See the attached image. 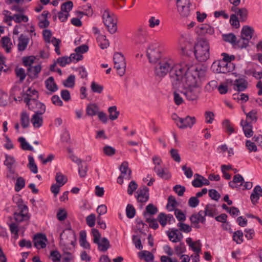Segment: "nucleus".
Instances as JSON below:
<instances>
[{"label":"nucleus","mask_w":262,"mask_h":262,"mask_svg":"<svg viewBox=\"0 0 262 262\" xmlns=\"http://www.w3.org/2000/svg\"><path fill=\"white\" fill-rule=\"evenodd\" d=\"M50 256L53 262H60L61 254L57 250H53L51 252Z\"/></svg>","instance_id":"obj_64"},{"label":"nucleus","mask_w":262,"mask_h":262,"mask_svg":"<svg viewBox=\"0 0 262 262\" xmlns=\"http://www.w3.org/2000/svg\"><path fill=\"white\" fill-rule=\"evenodd\" d=\"M254 32V29L252 27L244 26L241 31V38L237 40L238 48H246L248 46L249 40L252 38Z\"/></svg>","instance_id":"obj_6"},{"label":"nucleus","mask_w":262,"mask_h":262,"mask_svg":"<svg viewBox=\"0 0 262 262\" xmlns=\"http://www.w3.org/2000/svg\"><path fill=\"white\" fill-rule=\"evenodd\" d=\"M145 212L150 214L151 215L156 214L158 211V208L156 206H155L152 204H149L146 206L145 208Z\"/></svg>","instance_id":"obj_56"},{"label":"nucleus","mask_w":262,"mask_h":262,"mask_svg":"<svg viewBox=\"0 0 262 262\" xmlns=\"http://www.w3.org/2000/svg\"><path fill=\"white\" fill-rule=\"evenodd\" d=\"M114 67L117 69L120 76L124 75L126 68L125 58L121 53L116 52L114 55Z\"/></svg>","instance_id":"obj_10"},{"label":"nucleus","mask_w":262,"mask_h":262,"mask_svg":"<svg viewBox=\"0 0 262 262\" xmlns=\"http://www.w3.org/2000/svg\"><path fill=\"white\" fill-rule=\"evenodd\" d=\"M42 115H40L37 113H34L32 116L31 122L34 127L39 128L42 126L43 123L42 117L41 116Z\"/></svg>","instance_id":"obj_25"},{"label":"nucleus","mask_w":262,"mask_h":262,"mask_svg":"<svg viewBox=\"0 0 262 262\" xmlns=\"http://www.w3.org/2000/svg\"><path fill=\"white\" fill-rule=\"evenodd\" d=\"M92 233L94 236V243L98 245L99 251L105 252L110 247V242L106 237H103L100 241L101 234L97 229H92Z\"/></svg>","instance_id":"obj_8"},{"label":"nucleus","mask_w":262,"mask_h":262,"mask_svg":"<svg viewBox=\"0 0 262 262\" xmlns=\"http://www.w3.org/2000/svg\"><path fill=\"white\" fill-rule=\"evenodd\" d=\"M14 71L16 77L19 79V82H23L26 77L25 70L22 68L17 67Z\"/></svg>","instance_id":"obj_38"},{"label":"nucleus","mask_w":262,"mask_h":262,"mask_svg":"<svg viewBox=\"0 0 262 262\" xmlns=\"http://www.w3.org/2000/svg\"><path fill=\"white\" fill-rule=\"evenodd\" d=\"M216 211V209L213 205L211 204H207L205 206V210L203 211V214L205 216H209L210 217H213L215 215L217 214Z\"/></svg>","instance_id":"obj_30"},{"label":"nucleus","mask_w":262,"mask_h":262,"mask_svg":"<svg viewBox=\"0 0 262 262\" xmlns=\"http://www.w3.org/2000/svg\"><path fill=\"white\" fill-rule=\"evenodd\" d=\"M137 199L141 203H145L149 199V189L145 186L141 187L137 192Z\"/></svg>","instance_id":"obj_16"},{"label":"nucleus","mask_w":262,"mask_h":262,"mask_svg":"<svg viewBox=\"0 0 262 262\" xmlns=\"http://www.w3.org/2000/svg\"><path fill=\"white\" fill-rule=\"evenodd\" d=\"M223 125L226 129V132L228 133L229 135H231L234 132L233 126L231 124L229 120L226 119L224 120L223 122Z\"/></svg>","instance_id":"obj_45"},{"label":"nucleus","mask_w":262,"mask_h":262,"mask_svg":"<svg viewBox=\"0 0 262 262\" xmlns=\"http://www.w3.org/2000/svg\"><path fill=\"white\" fill-rule=\"evenodd\" d=\"M203 210H200L198 213H193L190 217V220L192 224H198L200 222L205 224V216L204 215Z\"/></svg>","instance_id":"obj_21"},{"label":"nucleus","mask_w":262,"mask_h":262,"mask_svg":"<svg viewBox=\"0 0 262 262\" xmlns=\"http://www.w3.org/2000/svg\"><path fill=\"white\" fill-rule=\"evenodd\" d=\"M120 171H128V173L125 179L128 180L132 179V170L128 168V163L127 161H124L122 163L121 165L119 167Z\"/></svg>","instance_id":"obj_40"},{"label":"nucleus","mask_w":262,"mask_h":262,"mask_svg":"<svg viewBox=\"0 0 262 262\" xmlns=\"http://www.w3.org/2000/svg\"><path fill=\"white\" fill-rule=\"evenodd\" d=\"M136 210L132 205L128 204L126 208V216L129 219H132L135 216Z\"/></svg>","instance_id":"obj_50"},{"label":"nucleus","mask_w":262,"mask_h":262,"mask_svg":"<svg viewBox=\"0 0 262 262\" xmlns=\"http://www.w3.org/2000/svg\"><path fill=\"white\" fill-rule=\"evenodd\" d=\"M62 84L66 88H73L75 84V76L74 75H70L62 82Z\"/></svg>","instance_id":"obj_37"},{"label":"nucleus","mask_w":262,"mask_h":262,"mask_svg":"<svg viewBox=\"0 0 262 262\" xmlns=\"http://www.w3.org/2000/svg\"><path fill=\"white\" fill-rule=\"evenodd\" d=\"M147 42L146 32L141 28H139L136 35V43L143 45Z\"/></svg>","instance_id":"obj_22"},{"label":"nucleus","mask_w":262,"mask_h":262,"mask_svg":"<svg viewBox=\"0 0 262 262\" xmlns=\"http://www.w3.org/2000/svg\"><path fill=\"white\" fill-rule=\"evenodd\" d=\"M207 68L204 66L187 67L182 87H199L205 78Z\"/></svg>","instance_id":"obj_1"},{"label":"nucleus","mask_w":262,"mask_h":262,"mask_svg":"<svg viewBox=\"0 0 262 262\" xmlns=\"http://www.w3.org/2000/svg\"><path fill=\"white\" fill-rule=\"evenodd\" d=\"M108 112L109 113V118L111 120L117 119L120 114L117 111L116 106H112L108 108Z\"/></svg>","instance_id":"obj_39"},{"label":"nucleus","mask_w":262,"mask_h":262,"mask_svg":"<svg viewBox=\"0 0 262 262\" xmlns=\"http://www.w3.org/2000/svg\"><path fill=\"white\" fill-rule=\"evenodd\" d=\"M257 112L255 110H252L247 114V119L248 122H250V124L252 122H255L257 121L256 116Z\"/></svg>","instance_id":"obj_46"},{"label":"nucleus","mask_w":262,"mask_h":262,"mask_svg":"<svg viewBox=\"0 0 262 262\" xmlns=\"http://www.w3.org/2000/svg\"><path fill=\"white\" fill-rule=\"evenodd\" d=\"M191 5L189 0H188V4H185L184 1V5H182V2L177 3V9L180 14L184 17H186L189 16L190 14V5Z\"/></svg>","instance_id":"obj_18"},{"label":"nucleus","mask_w":262,"mask_h":262,"mask_svg":"<svg viewBox=\"0 0 262 262\" xmlns=\"http://www.w3.org/2000/svg\"><path fill=\"white\" fill-rule=\"evenodd\" d=\"M232 11L235 12L237 15L239 16L241 21H244L247 19L248 15V11L245 8L239 9L238 8L234 7L232 8Z\"/></svg>","instance_id":"obj_27"},{"label":"nucleus","mask_w":262,"mask_h":262,"mask_svg":"<svg viewBox=\"0 0 262 262\" xmlns=\"http://www.w3.org/2000/svg\"><path fill=\"white\" fill-rule=\"evenodd\" d=\"M2 43L3 47L6 49L7 53H9L11 50V48L9 47L10 43V39L7 36H4L2 39Z\"/></svg>","instance_id":"obj_54"},{"label":"nucleus","mask_w":262,"mask_h":262,"mask_svg":"<svg viewBox=\"0 0 262 262\" xmlns=\"http://www.w3.org/2000/svg\"><path fill=\"white\" fill-rule=\"evenodd\" d=\"M25 186V180L21 177H18L15 184V190L16 192L19 191Z\"/></svg>","instance_id":"obj_43"},{"label":"nucleus","mask_w":262,"mask_h":262,"mask_svg":"<svg viewBox=\"0 0 262 262\" xmlns=\"http://www.w3.org/2000/svg\"><path fill=\"white\" fill-rule=\"evenodd\" d=\"M73 6V2L71 1H68L61 5V10L66 13H69L72 9Z\"/></svg>","instance_id":"obj_52"},{"label":"nucleus","mask_w":262,"mask_h":262,"mask_svg":"<svg viewBox=\"0 0 262 262\" xmlns=\"http://www.w3.org/2000/svg\"><path fill=\"white\" fill-rule=\"evenodd\" d=\"M160 20L157 19L154 16H151L148 20V26L150 28H154L160 25Z\"/></svg>","instance_id":"obj_62"},{"label":"nucleus","mask_w":262,"mask_h":262,"mask_svg":"<svg viewBox=\"0 0 262 262\" xmlns=\"http://www.w3.org/2000/svg\"><path fill=\"white\" fill-rule=\"evenodd\" d=\"M187 67H184L183 64H176L170 69L169 76L172 84L174 89H179L181 87L183 83V79Z\"/></svg>","instance_id":"obj_2"},{"label":"nucleus","mask_w":262,"mask_h":262,"mask_svg":"<svg viewBox=\"0 0 262 262\" xmlns=\"http://www.w3.org/2000/svg\"><path fill=\"white\" fill-rule=\"evenodd\" d=\"M180 41L186 42L187 45L185 46L181 45L182 54L183 55H188L187 52L188 50L191 49V44L193 42V40L191 39L190 36L187 34L183 35L182 36Z\"/></svg>","instance_id":"obj_19"},{"label":"nucleus","mask_w":262,"mask_h":262,"mask_svg":"<svg viewBox=\"0 0 262 262\" xmlns=\"http://www.w3.org/2000/svg\"><path fill=\"white\" fill-rule=\"evenodd\" d=\"M138 188V184L135 181H132L128 186L127 193L129 195H132L134 191Z\"/></svg>","instance_id":"obj_61"},{"label":"nucleus","mask_w":262,"mask_h":262,"mask_svg":"<svg viewBox=\"0 0 262 262\" xmlns=\"http://www.w3.org/2000/svg\"><path fill=\"white\" fill-rule=\"evenodd\" d=\"M57 183L61 186H62L67 182V178L60 172H57L55 178Z\"/></svg>","instance_id":"obj_49"},{"label":"nucleus","mask_w":262,"mask_h":262,"mask_svg":"<svg viewBox=\"0 0 262 262\" xmlns=\"http://www.w3.org/2000/svg\"><path fill=\"white\" fill-rule=\"evenodd\" d=\"M159 47V43L154 41L151 42L146 49V56L149 62L152 64H156L161 60V51Z\"/></svg>","instance_id":"obj_4"},{"label":"nucleus","mask_w":262,"mask_h":262,"mask_svg":"<svg viewBox=\"0 0 262 262\" xmlns=\"http://www.w3.org/2000/svg\"><path fill=\"white\" fill-rule=\"evenodd\" d=\"M211 68L213 71L217 73L226 74L231 72L234 69V66L232 63L226 62L222 59L214 62Z\"/></svg>","instance_id":"obj_9"},{"label":"nucleus","mask_w":262,"mask_h":262,"mask_svg":"<svg viewBox=\"0 0 262 262\" xmlns=\"http://www.w3.org/2000/svg\"><path fill=\"white\" fill-rule=\"evenodd\" d=\"M222 39L224 41L230 43L233 46L238 47L237 40L236 36L232 33L222 34Z\"/></svg>","instance_id":"obj_24"},{"label":"nucleus","mask_w":262,"mask_h":262,"mask_svg":"<svg viewBox=\"0 0 262 262\" xmlns=\"http://www.w3.org/2000/svg\"><path fill=\"white\" fill-rule=\"evenodd\" d=\"M71 62V59L68 56L59 57L56 61V63L62 67H65L67 64H69Z\"/></svg>","instance_id":"obj_51"},{"label":"nucleus","mask_w":262,"mask_h":262,"mask_svg":"<svg viewBox=\"0 0 262 262\" xmlns=\"http://www.w3.org/2000/svg\"><path fill=\"white\" fill-rule=\"evenodd\" d=\"M157 63L155 67V73L157 76L160 77H163L168 72L169 73L170 69L172 67L171 64L167 61L161 60Z\"/></svg>","instance_id":"obj_11"},{"label":"nucleus","mask_w":262,"mask_h":262,"mask_svg":"<svg viewBox=\"0 0 262 262\" xmlns=\"http://www.w3.org/2000/svg\"><path fill=\"white\" fill-rule=\"evenodd\" d=\"M29 163L28 164V167L31 170V171L34 173H37L38 172V168L36 164L35 163L33 157L31 156H28Z\"/></svg>","instance_id":"obj_41"},{"label":"nucleus","mask_w":262,"mask_h":262,"mask_svg":"<svg viewBox=\"0 0 262 262\" xmlns=\"http://www.w3.org/2000/svg\"><path fill=\"white\" fill-rule=\"evenodd\" d=\"M243 233L241 230H237L233 234V240L237 244H240L243 242Z\"/></svg>","instance_id":"obj_44"},{"label":"nucleus","mask_w":262,"mask_h":262,"mask_svg":"<svg viewBox=\"0 0 262 262\" xmlns=\"http://www.w3.org/2000/svg\"><path fill=\"white\" fill-rule=\"evenodd\" d=\"M60 42L61 40L59 39H57L54 37H53L51 39V43L54 45V46L55 48V51L58 55L61 54L59 47V45Z\"/></svg>","instance_id":"obj_55"},{"label":"nucleus","mask_w":262,"mask_h":262,"mask_svg":"<svg viewBox=\"0 0 262 262\" xmlns=\"http://www.w3.org/2000/svg\"><path fill=\"white\" fill-rule=\"evenodd\" d=\"M91 88L94 93L100 94L102 92L103 86L102 85L99 84L95 81H92L91 84Z\"/></svg>","instance_id":"obj_48"},{"label":"nucleus","mask_w":262,"mask_h":262,"mask_svg":"<svg viewBox=\"0 0 262 262\" xmlns=\"http://www.w3.org/2000/svg\"><path fill=\"white\" fill-rule=\"evenodd\" d=\"M187 100L188 101H196L200 93L199 87H183V90L181 91Z\"/></svg>","instance_id":"obj_12"},{"label":"nucleus","mask_w":262,"mask_h":262,"mask_svg":"<svg viewBox=\"0 0 262 262\" xmlns=\"http://www.w3.org/2000/svg\"><path fill=\"white\" fill-rule=\"evenodd\" d=\"M86 222L87 225L90 227H93L95 225V222H96V216L94 214L92 213L88 215L86 217Z\"/></svg>","instance_id":"obj_59"},{"label":"nucleus","mask_w":262,"mask_h":262,"mask_svg":"<svg viewBox=\"0 0 262 262\" xmlns=\"http://www.w3.org/2000/svg\"><path fill=\"white\" fill-rule=\"evenodd\" d=\"M156 174L160 178L165 180H168L171 177L170 173L168 171H165L163 168L160 169V171L157 170Z\"/></svg>","instance_id":"obj_58"},{"label":"nucleus","mask_w":262,"mask_h":262,"mask_svg":"<svg viewBox=\"0 0 262 262\" xmlns=\"http://www.w3.org/2000/svg\"><path fill=\"white\" fill-rule=\"evenodd\" d=\"M177 205V202L174 198L172 195H170L168 198V203L166 207L169 211H172L173 208L170 209L169 207L171 206L172 208L175 207Z\"/></svg>","instance_id":"obj_53"},{"label":"nucleus","mask_w":262,"mask_h":262,"mask_svg":"<svg viewBox=\"0 0 262 262\" xmlns=\"http://www.w3.org/2000/svg\"><path fill=\"white\" fill-rule=\"evenodd\" d=\"M24 102L28 105L29 108L35 113L42 115L46 112L45 105L38 101L36 98H24Z\"/></svg>","instance_id":"obj_7"},{"label":"nucleus","mask_w":262,"mask_h":262,"mask_svg":"<svg viewBox=\"0 0 262 262\" xmlns=\"http://www.w3.org/2000/svg\"><path fill=\"white\" fill-rule=\"evenodd\" d=\"M259 191L261 192H262V188L259 185L256 186L254 189L253 190V191L251 194L250 199L251 200V202L253 204H255L257 201L259 200V197L261 196V195H259L258 194L256 193V191Z\"/></svg>","instance_id":"obj_35"},{"label":"nucleus","mask_w":262,"mask_h":262,"mask_svg":"<svg viewBox=\"0 0 262 262\" xmlns=\"http://www.w3.org/2000/svg\"><path fill=\"white\" fill-rule=\"evenodd\" d=\"M194 54L198 61H206L210 56L208 41L204 38L200 39L194 46Z\"/></svg>","instance_id":"obj_3"},{"label":"nucleus","mask_w":262,"mask_h":262,"mask_svg":"<svg viewBox=\"0 0 262 262\" xmlns=\"http://www.w3.org/2000/svg\"><path fill=\"white\" fill-rule=\"evenodd\" d=\"M103 21L111 34L115 33L117 30L116 16L108 9L104 11L102 14Z\"/></svg>","instance_id":"obj_5"},{"label":"nucleus","mask_w":262,"mask_h":262,"mask_svg":"<svg viewBox=\"0 0 262 262\" xmlns=\"http://www.w3.org/2000/svg\"><path fill=\"white\" fill-rule=\"evenodd\" d=\"M99 111L98 107L94 104H89L86 108V113L88 116H93L97 115Z\"/></svg>","instance_id":"obj_33"},{"label":"nucleus","mask_w":262,"mask_h":262,"mask_svg":"<svg viewBox=\"0 0 262 262\" xmlns=\"http://www.w3.org/2000/svg\"><path fill=\"white\" fill-rule=\"evenodd\" d=\"M29 39L23 34H21L18 38V50L19 51H24L28 44Z\"/></svg>","instance_id":"obj_26"},{"label":"nucleus","mask_w":262,"mask_h":262,"mask_svg":"<svg viewBox=\"0 0 262 262\" xmlns=\"http://www.w3.org/2000/svg\"><path fill=\"white\" fill-rule=\"evenodd\" d=\"M41 67L39 64L34 67H30L27 69L28 75L30 77H33L34 78H36L38 76V73L41 71Z\"/></svg>","instance_id":"obj_29"},{"label":"nucleus","mask_w":262,"mask_h":262,"mask_svg":"<svg viewBox=\"0 0 262 262\" xmlns=\"http://www.w3.org/2000/svg\"><path fill=\"white\" fill-rule=\"evenodd\" d=\"M20 123L22 127L24 128H27L30 125V119L28 113L26 112H23L20 114Z\"/></svg>","instance_id":"obj_32"},{"label":"nucleus","mask_w":262,"mask_h":262,"mask_svg":"<svg viewBox=\"0 0 262 262\" xmlns=\"http://www.w3.org/2000/svg\"><path fill=\"white\" fill-rule=\"evenodd\" d=\"M195 32L199 35H204L208 34L212 35L214 32V28L208 24L200 25L195 28Z\"/></svg>","instance_id":"obj_17"},{"label":"nucleus","mask_w":262,"mask_h":262,"mask_svg":"<svg viewBox=\"0 0 262 262\" xmlns=\"http://www.w3.org/2000/svg\"><path fill=\"white\" fill-rule=\"evenodd\" d=\"M195 122L196 119L194 117L187 116L185 118H181L180 123H177V126L181 129H185L187 127L191 128Z\"/></svg>","instance_id":"obj_15"},{"label":"nucleus","mask_w":262,"mask_h":262,"mask_svg":"<svg viewBox=\"0 0 262 262\" xmlns=\"http://www.w3.org/2000/svg\"><path fill=\"white\" fill-rule=\"evenodd\" d=\"M67 235V238H69V241L70 242L71 245H73L74 242L72 240L74 238V233L73 231L71 230V229L68 228L63 231V232L60 235V246L62 247V250L63 252V255L65 254V252H69L68 250L70 249V248H68L66 246V244L63 242V237L64 235Z\"/></svg>","instance_id":"obj_13"},{"label":"nucleus","mask_w":262,"mask_h":262,"mask_svg":"<svg viewBox=\"0 0 262 262\" xmlns=\"http://www.w3.org/2000/svg\"><path fill=\"white\" fill-rule=\"evenodd\" d=\"M83 11H77V13L79 15H85L88 16H92L93 14V11L91 8V6L90 4L83 7Z\"/></svg>","instance_id":"obj_47"},{"label":"nucleus","mask_w":262,"mask_h":262,"mask_svg":"<svg viewBox=\"0 0 262 262\" xmlns=\"http://www.w3.org/2000/svg\"><path fill=\"white\" fill-rule=\"evenodd\" d=\"M14 217L16 222H20L25 220L29 219V216L28 214H23L19 212H15Z\"/></svg>","instance_id":"obj_57"},{"label":"nucleus","mask_w":262,"mask_h":262,"mask_svg":"<svg viewBox=\"0 0 262 262\" xmlns=\"http://www.w3.org/2000/svg\"><path fill=\"white\" fill-rule=\"evenodd\" d=\"M170 154L172 159L177 162H180L181 157L178 150L176 149L172 148L170 151Z\"/></svg>","instance_id":"obj_60"},{"label":"nucleus","mask_w":262,"mask_h":262,"mask_svg":"<svg viewBox=\"0 0 262 262\" xmlns=\"http://www.w3.org/2000/svg\"><path fill=\"white\" fill-rule=\"evenodd\" d=\"M45 84L46 89L50 91V92L47 93L48 95H51L58 90V86L55 82L54 78L52 76L49 77L46 79Z\"/></svg>","instance_id":"obj_20"},{"label":"nucleus","mask_w":262,"mask_h":262,"mask_svg":"<svg viewBox=\"0 0 262 262\" xmlns=\"http://www.w3.org/2000/svg\"><path fill=\"white\" fill-rule=\"evenodd\" d=\"M234 85L236 87V90L244 91L247 87V82L243 79H238L235 80Z\"/></svg>","instance_id":"obj_31"},{"label":"nucleus","mask_w":262,"mask_h":262,"mask_svg":"<svg viewBox=\"0 0 262 262\" xmlns=\"http://www.w3.org/2000/svg\"><path fill=\"white\" fill-rule=\"evenodd\" d=\"M138 256L140 259H143L146 262L151 261L154 258V255L150 252L143 250L138 253Z\"/></svg>","instance_id":"obj_28"},{"label":"nucleus","mask_w":262,"mask_h":262,"mask_svg":"<svg viewBox=\"0 0 262 262\" xmlns=\"http://www.w3.org/2000/svg\"><path fill=\"white\" fill-rule=\"evenodd\" d=\"M47 241L46 235L42 233H37L33 237L34 245L37 249L45 248Z\"/></svg>","instance_id":"obj_14"},{"label":"nucleus","mask_w":262,"mask_h":262,"mask_svg":"<svg viewBox=\"0 0 262 262\" xmlns=\"http://www.w3.org/2000/svg\"><path fill=\"white\" fill-rule=\"evenodd\" d=\"M241 125L243 127L244 134L246 137L250 138L253 136L252 125L250 124V122H248L247 120H242Z\"/></svg>","instance_id":"obj_23"},{"label":"nucleus","mask_w":262,"mask_h":262,"mask_svg":"<svg viewBox=\"0 0 262 262\" xmlns=\"http://www.w3.org/2000/svg\"><path fill=\"white\" fill-rule=\"evenodd\" d=\"M97 40L99 43V46L102 49H106L108 47L109 41L106 39V37L105 35H99L97 37Z\"/></svg>","instance_id":"obj_36"},{"label":"nucleus","mask_w":262,"mask_h":262,"mask_svg":"<svg viewBox=\"0 0 262 262\" xmlns=\"http://www.w3.org/2000/svg\"><path fill=\"white\" fill-rule=\"evenodd\" d=\"M8 18L9 20H14L16 23H20L22 21L26 23L28 21V16L23 14H15Z\"/></svg>","instance_id":"obj_34"},{"label":"nucleus","mask_w":262,"mask_h":262,"mask_svg":"<svg viewBox=\"0 0 262 262\" xmlns=\"http://www.w3.org/2000/svg\"><path fill=\"white\" fill-rule=\"evenodd\" d=\"M15 162V160L13 157L6 155V159L4 161V164L7 167V168H13L12 165Z\"/></svg>","instance_id":"obj_63"},{"label":"nucleus","mask_w":262,"mask_h":262,"mask_svg":"<svg viewBox=\"0 0 262 262\" xmlns=\"http://www.w3.org/2000/svg\"><path fill=\"white\" fill-rule=\"evenodd\" d=\"M18 141L20 144L21 148L26 150L34 151L33 148L26 141L25 138L21 137L18 139Z\"/></svg>","instance_id":"obj_42"}]
</instances>
